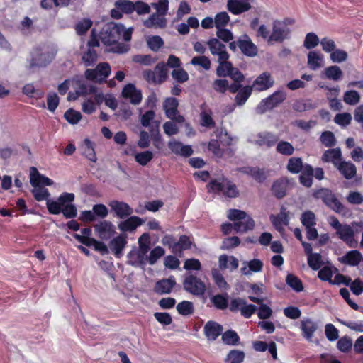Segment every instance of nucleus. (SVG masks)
Segmentation results:
<instances>
[{
  "instance_id": "nucleus-1",
  "label": "nucleus",
  "mask_w": 363,
  "mask_h": 363,
  "mask_svg": "<svg viewBox=\"0 0 363 363\" xmlns=\"http://www.w3.org/2000/svg\"><path fill=\"white\" fill-rule=\"evenodd\" d=\"M132 35V28L125 29L121 24L113 22L107 23L102 28L99 38L104 45H113L121 39L130 41Z\"/></svg>"
},
{
  "instance_id": "nucleus-2",
  "label": "nucleus",
  "mask_w": 363,
  "mask_h": 363,
  "mask_svg": "<svg viewBox=\"0 0 363 363\" xmlns=\"http://www.w3.org/2000/svg\"><path fill=\"white\" fill-rule=\"evenodd\" d=\"M313 196L317 199H320L329 208L337 213L345 216L347 213V208L338 200L335 194L329 189L321 188L314 191Z\"/></svg>"
},
{
  "instance_id": "nucleus-3",
  "label": "nucleus",
  "mask_w": 363,
  "mask_h": 363,
  "mask_svg": "<svg viewBox=\"0 0 363 363\" xmlns=\"http://www.w3.org/2000/svg\"><path fill=\"white\" fill-rule=\"evenodd\" d=\"M228 218L234 222V230L237 233H245L254 228L255 222L252 218L241 210L231 209Z\"/></svg>"
},
{
  "instance_id": "nucleus-4",
  "label": "nucleus",
  "mask_w": 363,
  "mask_h": 363,
  "mask_svg": "<svg viewBox=\"0 0 363 363\" xmlns=\"http://www.w3.org/2000/svg\"><path fill=\"white\" fill-rule=\"evenodd\" d=\"M111 73V67L107 62L99 63L95 69H88L84 72L86 79L99 84L105 82Z\"/></svg>"
},
{
  "instance_id": "nucleus-5",
  "label": "nucleus",
  "mask_w": 363,
  "mask_h": 363,
  "mask_svg": "<svg viewBox=\"0 0 363 363\" xmlns=\"http://www.w3.org/2000/svg\"><path fill=\"white\" fill-rule=\"evenodd\" d=\"M286 99V94L281 91L274 92L265 99H263L257 106L256 111L258 113L262 114L267 111L271 110L277 106Z\"/></svg>"
},
{
  "instance_id": "nucleus-6",
  "label": "nucleus",
  "mask_w": 363,
  "mask_h": 363,
  "mask_svg": "<svg viewBox=\"0 0 363 363\" xmlns=\"http://www.w3.org/2000/svg\"><path fill=\"white\" fill-rule=\"evenodd\" d=\"M207 189L208 191H222L223 194L228 197H236L238 195L236 186L225 179H223L222 182L212 181L207 185Z\"/></svg>"
},
{
  "instance_id": "nucleus-7",
  "label": "nucleus",
  "mask_w": 363,
  "mask_h": 363,
  "mask_svg": "<svg viewBox=\"0 0 363 363\" xmlns=\"http://www.w3.org/2000/svg\"><path fill=\"white\" fill-rule=\"evenodd\" d=\"M183 285L186 291L196 296L203 295L206 290L204 282L191 274L185 277Z\"/></svg>"
},
{
  "instance_id": "nucleus-8",
  "label": "nucleus",
  "mask_w": 363,
  "mask_h": 363,
  "mask_svg": "<svg viewBox=\"0 0 363 363\" xmlns=\"http://www.w3.org/2000/svg\"><path fill=\"white\" fill-rule=\"evenodd\" d=\"M74 199V194L72 193L62 194L57 201H47V208L52 214H59L62 211V208L67 204H70Z\"/></svg>"
},
{
  "instance_id": "nucleus-9",
  "label": "nucleus",
  "mask_w": 363,
  "mask_h": 363,
  "mask_svg": "<svg viewBox=\"0 0 363 363\" xmlns=\"http://www.w3.org/2000/svg\"><path fill=\"white\" fill-rule=\"evenodd\" d=\"M211 55L218 57V61L228 60L229 54L226 50V46L217 38H211L206 42Z\"/></svg>"
},
{
  "instance_id": "nucleus-10",
  "label": "nucleus",
  "mask_w": 363,
  "mask_h": 363,
  "mask_svg": "<svg viewBox=\"0 0 363 363\" xmlns=\"http://www.w3.org/2000/svg\"><path fill=\"white\" fill-rule=\"evenodd\" d=\"M290 30L288 28H284L280 21L276 20L272 24V32L269 36L268 42L282 43L284 40L289 38Z\"/></svg>"
},
{
  "instance_id": "nucleus-11",
  "label": "nucleus",
  "mask_w": 363,
  "mask_h": 363,
  "mask_svg": "<svg viewBox=\"0 0 363 363\" xmlns=\"http://www.w3.org/2000/svg\"><path fill=\"white\" fill-rule=\"evenodd\" d=\"M108 206L111 211L114 212L116 216L120 219H124L133 214V208L126 203L113 200L109 202Z\"/></svg>"
},
{
  "instance_id": "nucleus-12",
  "label": "nucleus",
  "mask_w": 363,
  "mask_h": 363,
  "mask_svg": "<svg viewBox=\"0 0 363 363\" xmlns=\"http://www.w3.org/2000/svg\"><path fill=\"white\" fill-rule=\"evenodd\" d=\"M94 230L97 233L99 238L101 240H108L115 233V229L111 221L103 220L96 223L94 226Z\"/></svg>"
},
{
  "instance_id": "nucleus-13",
  "label": "nucleus",
  "mask_w": 363,
  "mask_h": 363,
  "mask_svg": "<svg viewBox=\"0 0 363 363\" xmlns=\"http://www.w3.org/2000/svg\"><path fill=\"white\" fill-rule=\"evenodd\" d=\"M123 98L129 99L130 102L133 105H138L141 102L142 93L133 84L125 85L121 93Z\"/></svg>"
},
{
  "instance_id": "nucleus-14",
  "label": "nucleus",
  "mask_w": 363,
  "mask_h": 363,
  "mask_svg": "<svg viewBox=\"0 0 363 363\" xmlns=\"http://www.w3.org/2000/svg\"><path fill=\"white\" fill-rule=\"evenodd\" d=\"M279 138L269 132H262L258 133L253 143L259 146L272 147L275 145Z\"/></svg>"
},
{
  "instance_id": "nucleus-15",
  "label": "nucleus",
  "mask_w": 363,
  "mask_h": 363,
  "mask_svg": "<svg viewBox=\"0 0 363 363\" xmlns=\"http://www.w3.org/2000/svg\"><path fill=\"white\" fill-rule=\"evenodd\" d=\"M145 221L142 218L134 216L120 222L118 225V228L123 232H132L134 231L137 227L143 225Z\"/></svg>"
},
{
  "instance_id": "nucleus-16",
  "label": "nucleus",
  "mask_w": 363,
  "mask_h": 363,
  "mask_svg": "<svg viewBox=\"0 0 363 363\" xmlns=\"http://www.w3.org/2000/svg\"><path fill=\"white\" fill-rule=\"evenodd\" d=\"M227 8L229 11L237 15L249 11L251 5L244 0H228Z\"/></svg>"
},
{
  "instance_id": "nucleus-17",
  "label": "nucleus",
  "mask_w": 363,
  "mask_h": 363,
  "mask_svg": "<svg viewBox=\"0 0 363 363\" xmlns=\"http://www.w3.org/2000/svg\"><path fill=\"white\" fill-rule=\"evenodd\" d=\"M168 147L173 153L183 157H189L193 153V150L190 145H184L182 143L175 140H172L168 143Z\"/></svg>"
},
{
  "instance_id": "nucleus-18",
  "label": "nucleus",
  "mask_w": 363,
  "mask_h": 363,
  "mask_svg": "<svg viewBox=\"0 0 363 363\" xmlns=\"http://www.w3.org/2000/svg\"><path fill=\"white\" fill-rule=\"evenodd\" d=\"M176 285L175 279L173 277H170L168 279H163L158 281L154 288L155 293L158 294H169L174 286Z\"/></svg>"
},
{
  "instance_id": "nucleus-19",
  "label": "nucleus",
  "mask_w": 363,
  "mask_h": 363,
  "mask_svg": "<svg viewBox=\"0 0 363 363\" xmlns=\"http://www.w3.org/2000/svg\"><path fill=\"white\" fill-rule=\"evenodd\" d=\"M143 25L147 28H164L167 26V19L159 13H154L143 21Z\"/></svg>"
},
{
  "instance_id": "nucleus-20",
  "label": "nucleus",
  "mask_w": 363,
  "mask_h": 363,
  "mask_svg": "<svg viewBox=\"0 0 363 363\" xmlns=\"http://www.w3.org/2000/svg\"><path fill=\"white\" fill-rule=\"evenodd\" d=\"M243 267L240 268L242 274L250 276L252 272L257 273L262 270L263 262L258 259H254L249 262H244Z\"/></svg>"
},
{
  "instance_id": "nucleus-21",
  "label": "nucleus",
  "mask_w": 363,
  "mask_h": 363,
  "mask_svg": "<svg viewBox=\"0 0 363 363\" xmlns=\"http://www.w3.org/2000/svg\"><path fill=\"white\" fill-rule=\"evenodd\" d=\"M222 325L213 321H208L204 326V333L208 340H215L222 333Z\"/></svg>"
},
{
  "instance_id": "nucleus-22",
  "label": "nucleus",
  "mask_w": 363,
  "mask_h": 363,
  "mask_svg": "<svg viewBox=\"0 0 363 363\" xmlns=\"http://www.w3.org/2000/svg\"><path fill=\"white\" fill-rule=\"evenodd\" d=\"M336 168L346 179H351L356 176L357 168L350 162L341 161Z\"/></svg>"
},
{
  "instance_id": "nucleus-23",
  "label": "nucleus",
  "mask_w": 363,
  "mask_h": 363,
  "mask_svg": "<svg viewBox=\"0 0 363 363\" xmlns=\"http://www.w3.org/2000/svg\"><path fill=\"white\" fill-rule=\"evenodd\" d=\"M337 234L340 239L347 242L350 247H354L357 242L354 240L353 229L348 225H343L338 230Z\"/></svg>"
},
{
  "instance_id": "nucleus-24",
  "label": "nucleus",
  "mask_w": 363,
  "mask_h": 363,
  "mask_svg": "<svg viewBox=\"0 0 363 363\" xmlns=\"http://www.w3.org/2000/svg\"><path fill=\"white\" fill-rule=\"evenodd\" d=\"M274 84L270 74L264 72L259 75L253 83V87L258 91H264L271 87Z\"/></svg>"
},
{
  "instance_id": "nucleus-25",
  "label": "nucleus",
  "mask_w": 363,
  "mask_h": 363,
  "mask_svg": "<svg viewBox=\"0 0 363 363\" xmlns=\"http://www.w3.org/2000/svg\"><path fill=\"white\" fill-rule=\"evenodd\" d=\"M30 184L33 186H36L40 184H43L45 186H51L53 184V182L49 178L40 174L38 169L32 167L30 168Z\"/></svg>"
},
{
  "instance_id": "nucleus-26",
  "label": "nucleus",
  "mask_w": 363,
  "mask_h": 363,
  "mask_svg": "<svg viewBox=\"0 0 363 363\" xmlns=\"http://www.w3.org/2000/svg\"><path fill=\"white\" fill-rule=\"evenodd\" d=\"M342 159V152L340 148H333L326 150L323 156L322 160L325 162H332L336 167Z\"/></svg>"
},
{
  "instance_id": "nucleus-27",
  "label": "nucleus",
  "mask_w": 363,
  "mask_h": 363,
  "mask_svg": "<svg viewBox=\"0 0 363 363\" xmlns=\"http://www.w3.org/2000/svg\"><path fill=\"white\" fill-rule=\"evenodd\" d=\"M246 40H239L238 41V47L242 52L247 56H255L257 54V48L255 45L245 36Z\"/></svg>"
},
{
  "instance_id": "nucleus-28",
  "label": "nucleus",
  "mask_w": 363,
  "mask_h": 363,
  "mask_svg": "<svg viewBox=\"0 0 363 363\" xmlns=\"http://www.w3.org/2000/svg\"><path fill=\"white\" fill-rule=\"evenodd\" d=\"M126 243V235H120L110 242V247L114 254L119 257Z\"/></svg>"
},
{
  "instance_id": "nucleus-29",
  "label": "nucleus",
  "mask_w": 363,
  "mask_h": 363,
  "mask_svg": "<svg viewBox=\"0 0 363 363\" xmlns=\"http://www.w3.org/2000/svg\"><path fill=\"white\" fill-rule=\"evenodd\" d=\"M323 56L315 52L311 51L308 54V66L310 69L313 70H316L317 69L323 66Z\"/></svg>"
},
{
  "instance_id": "nucleus-30",
  "label": "nucleus",
  "mask_w": 363,
  "mask_h": 363,
  "mask_svg": "<svg viewBox=\"0 0 363 363\" xmlns=\"http://www.w3.org/2000/svg\"><path fill=\"white\" fill-rule=\"evenodd\" d=\"M301 328L303 332L304 337L311 340L314 332L318 329L317 324L311 319H306L301 321Z\"/></svg>"
},
{
  "instance_id": "nucleus-31",
  "label": "nucleus",
  "mask_w": 363,
  "mask_h": 363,
  "mask_svg": "<svg viewBox=\"0 0 363 363\" xmlns=\"http://www.w3.org/2000/svg\"><path fill=\"white\" fill-rule=\"evenodd\" d=\"M287 186L288 182L286 180H277L273 184L272 191L277 198L281 199L286 195Z\"/></svg>"
},
{
  "instance_id": "nucleus-32",
  "label": "nucleus",
  "mask_w": 363,
  "mask_h": 363,
  "mask_svg": "<svg viewBox=\"0 0 363 363\" xmlns=\"http://www.w3.org/2000/svg\"><path fill=\"white\" fill-rule=\"evenodd\" d=\"M270 219L275 228L279 232L284 230L283 225H286L289 223L287 214L283 212H281L277 216H271Z\"/></svg>"
},
{
  "instance_id": "nucleus-33",
  "label": "nucleus",
  "mask_w": 363,
  "mask_h": 363,
  "mask_svg": "<svg viewBox=\"0 0 363 363\" xmlns=\"http://www.w3.org/2000/svg\"><path fill=\"white\" fill-rule=\"evenodd\" d=\"M128 263L135 267L145 264V260L147 258L136 250L130 251L128 255Z\"/></svg>"
},
{
  "instance_id": "nucleus-34",
  "label": "nucleus",
  "mask_w": 363,
  "mask_h": 363,
  "mask_svg": "<svg viewBox=\"0 0 363 363\" xmlns=\"http://www.w3.org/2000/svg\"><path fill=\"white\" fill-rule=\"evenodd\" d=\"M325 76L327 79H331L333 81L340 80L343 75L342 71L341 69L336 65H332L325 69L324 70Z\"/></svg>"
},
{
  "instance_id": "nucleus-35",
  "label": "nucleus",
  "mask_w": 363,
  "mask_h": 363,
  "mask_svg": "<svg viewBox=\"0 0 363 363\" xmlns=\"http://www.w3.org/2000/svg\"><path fill=\"white\" fill-rule=\"evenodd\" d=\"M178 101L175 98H168L164 103V108L167 118H172L177 112Z\"/></svg>"
},
{
  "instance_id": "nucleus-36",
  "label": "nucleus",
  "mask_w": 363,
  "mask_h": 363,
  "mask_svg": "<svg viewBox=\"0 0 363 363\" xmlns=\"http://www.w3.org/2000/svg\"><path fill=\"white\" fill-rule=\"evenodd\" d=\"M83 155L91 162L96 161V156L92 145L91 142L89 139L84 140V144L82 146Z\"/></svg>"
},
{
  "instance_id": "nucleus-37",
  "label": "nucleus",
  "mask_w": 363,
  "mask_h": 363,
  "mask_svg": "<svg viewBox=\"0 0 363 363\" xmlns=\"http://www.w3.org/2000/svg\"><path fill=\"white\" fill-rule=\"evenodd\" d=\"M252 86H245L240 89L235 96V101L238 106L243 105L252 94Z\"/></svg>"
},
{
  "instance_id": "nucleus-38",
  "label": "nucleus",
  "mask_w": 363,
  "mask_h": 363,
  "mask_svg": "<svg viewBox=\"0 0 363 363\" xmlns=\"http://www.w3.org/2000/svg\"><path fill=\"white\" fill-rule=\"evenodd\" d=\"M361 261V254L357 250L347 252L342 258V262L352 266L357 265Z\"/></svg>"
},
{
  "instance_id": "nucleus-39",
  "label": "nucleus",
  "mask_w": 363,
  "mask_h": 363,
  "mask_svg": "<svg viewBox=\"0 0 363 363\" xmlns=\"http://www.w3.org/2000/svg\"><path fill=\"white\" fill-rule=\"evenodd\" d=\"M218 66L216 69V74L218 77H225L228 75L233 68V65L228 60L218 61Z\"/></svg>"
},
{
  "instance_id": "nucleus-40",
  "label": "nucleus",
  "mask_w": 363,
  "mask_h": 363,
  "mask_svg": "<svg viewBox=\"0 0 363 363\" xmlns=\"http://www.w3.org/2000/svg\"><path fill=\"white\" fill-rule=\"evenodd\" d=\"M286 283L297 292H300L303 290V286L301 279L292 274H289L286 276Z\"/></svg>"
},
{
  "instance_id": "nucleus-41",
  "label": "nucleus",
  "mask_w": 363,
  "mask_h": 363,
  "mask_svg": "<svg viewBox=\"0 0 363 363\" xmlns=\"http://www.w3.org/2000/svg\"><path fill=\"white\" fill-rule=\"evenodd\" d=\"M191 64L194 66H200L205 70H209L211 65V60L205 55L194 57L191 60Z\"/></svg>"
},
{
  "instance_id": "nucleus-42",
  "label": "nucleus",
  "mask_w": 363,
  "mask_h": 363,
  "mask_svg": "<svg viewBox=\"0 0 363 363\" xmlns=\"http://www.w3.org/2000/svg\"><path fill=\"white\" fill-rule=\"evenodd\" d=\"M46 64L47 61L45 55L40 52H36L33 54L28 67L31 69L37 67H43Z\"/></svg>"
},
{
  "instance_id": "nucleus-43",
  "label": "nucleus",
  "mask_w": 363,
  "mask_h": 363,
  "mask_svg": "<svg viewBox=\"0 0 363 363\" xmlns=\"http://www.w3.org/2000/svg\"><path fill=\"white\" fill-rule=\"evenodd\" d=\"M239 336L233 330H227L222 335V340L228 345H236L239 342Z\"/></svg>"
},
{
  "instance_id": "nucleus-44",
  "label": "nucleus",
  "mask_w": 363,
  "mask_h": 363,
  "mask_svg": "<svg viewBox=\"0 0 363 363\" xmlns=\"http://www.w3.org/2000/svg\"><path fill=\"white\" fill-rule=\"evenodd\" d=\"M360 94L355 90L347 91L344 94L343 101L349 105H356L360 101Z\"/></svg>"
},
{
  "instance_id": "nucleus-45",
  "label": "nucleus",
  "mask_w": 363,
  "mask_h": 363,
  "mask_svg": "<svg viewBox=\"0 0 363 363\" xmlns=\"http://www.w3.org/2000/svg\"><path fill=\"white\" fill-rule=\"evenodd\" d=\"M191 242L189 238L186 235H182L179 238L177 245H174V253L182 252L183 250L189 249L191 247Z\"/></svg>"
},
{
  "instance_id": "nucleus-46",
  "label": "nucleus",
  "mask_w": 363,
  "mask_h": 363,
  "mask_svg": "<svg viewBox=\"0 0 363 363\" xmlns=\"http://www.w3.org/2000/svg\"><path fill=\"white\" fill-rule=\"evenodd\" d=\"M276 150L281 155L290 156L293 155L294 148L290 143L286 141H280L277 143Z\"/></svg>"
},
{
  "instance_id": "nucleus-47",
  "label": "nucleus",
  "mask_w": 363,
  "mask_h": 363,
  "mask_svg": "<svg viewBox=\"0 0 363 363\" xmlns=\"http://www.w3.org/2000/svg\"><path fill=\"white\" fill-rule=\"evenodd\" d=\"M138 252H140L145 257H147L146 255L150 250V242L149 240V235L147 233L143 234L138 240Z\"/></svg>"
},
{
  "instance_id": "nucleus-48",
  "label": "nucleus",
  "mask_w": 363,
  "mask_h": 363,
  "mask_svg": "<svg viewBox=\"0 0 363 363\" xmlns=\"http://www.w3.org/2000/svg\"><path fill=\"white\" fill-rule=\"evenodd\" d=\"M230 17L227 12L223 11L216 15L214 25L217 29L223 28L229 22Z\"/></svg>"
},
{
  "instance_id": "nucleus-49",
  "label": "nucleus",
  "mask_w": 363,
  "mask_h": 363,
  "mask_svg": "<svg viewBox=\"0 0 363 363\" xmlns=\"http://www.w3.org/2000/svg\"><path fill=\"white\" fill-rule=\"evenodd\" d=\"M135 160L142 166H145L153 158V153L150 151H144L136 153L134 156Z\"/></svg>"
},
{
  "instance_id": "nucleus-50",
  "label": "nucleus",
  "mask_w": 363,
  "mask_h": 363,
  "mask_svg": "<svg viewBox=\"0 0 363 363\" xmlns=\"http://www.w3.org/2000/svg\"><path fill=\"white\" fill-rule=\"evenodd\" d=\"M308 264L312 269H319L323 265L322 256L319 253H313L308 255Z\"/></svg>"
},
{
  "instance_id": "nucleus-51",
  "label": "nucleus",
  "mask_w": 363,
  "mask_h": 363,
  "mask_svg": "<svg viewBox=\"0 0 363 363\" xmlns=\"http://www.w3.org/2000/svg\"><path fill=\"white\" fill-rule=\"evenodd\" d=\"M155 76L157 75V83L160 84L166 80L167 78V65L160 62L157 65L155 68Z\"/></svg>"
},
{
  "instance_id": "nucleus-52",
  "label": "nucleus",
  "mask_w": 363,
  "mask_h": 363,
  "mask_svg": "<svg viewBox=\"0 0 363 363\" xmlns=\"http://www.w3.org/2000/svg\"><path fill=\"white\" fill-rule=\"evenodd\" d=\"M34 189L32 190L34 198L40 201L43 200H49L50 194L47 189L40 186V185L33 186Z\"/></svg>"
},
{
  "instance_id": "nucleus-53",
  "label": "nucleus",
  "mask_w": 363,
  "mask_h": 363,
  "mask_svg": "<svg viewBox=\"0 0 363 363\" xmlns=\"http://www.w3.org/2000/svg\"><path fill=\"white\" fill-rule=\"evenodd\" d=\"M147 44L150 50L154 52L159 50L164 45V41L161 37L158 35H154L149 37L147 39Z\"/></svg>"
},
{
  "instance_id": "nucleus-54",
  "label": "nucleus",
  "mask_w": 363,
  "mask_h": 363,
  "mask_svg": "<svg viewBox=\"0 0 363 363\" xmlns=\"http://www.w3.org/2000/svg\"><path fill=\"white\" fill-rule=\"evenodd\" d=\"M98 59V55L94 49L89 48L88 50L83 55L82 61L86 66H91Z\"/></svg>"
},
{
  "instance_id": "nucleus-55",
  "label": "nucleus",
  "mask_w": 363,
  "mask_h": 363,
  "mask_svg": "<svg viewBox=\"0 0 363 363\" xmlns=\"http://www.w3.org/2000/svg\"><path fill=\"white\" fill-rule=\"evenodd\" d=\"M118 9L126 13H131L135 11V3L128 0H119L116 2Z\"/></svg>"
},
{
  "instance_id": "nucleus-56",
  "label": "nucleus",
  "mask_w": 363,
  "mask_h": 363,
  "mask_svg": "<svg viewBox=\"0 0 363 363\" xmlns=\"http://www.w3.org/2000/svg\"><path fill=\"white\" fill-rule=\"evenodd\" d=\"M177 310L181 315H188L194 312V306L191 302L184 301L177 304Z\"/></svg>"
},
{
  "instance_id": "nucleus-57",
  "label": "nucleus",
  "mask_w": 363,
  "mask_h": 363,
  "mask_svg": "<svg viewBox=\"0 0 363 363\" xmlns=\"http://www.w3.org/2000/svg\"><path fill=\"white\" fill-rule=\"evenodd\" d=\"M211 274L215 283L220 289H227L229 287L222 274L217 269H213Z\"/></svg>"
},
{
  "instance_id": "nucleus-58",
  "label": "nucleus",
  "mask_w": 363,
  "mask_h": 363,
  "mask_svg": "<svg viewBox=\"0 0 363 363\" xmlns=\"http://www.w3.org/2000/svg\"><path fill=\"white\" fill-rule=\"evenodd\" d=\"M320 140L325 147H330L335 146L336 140L334 134L330 131H325L320 135Z\"/></svg>"
},
{
  "instance_id": "nucleus-59",
  "label": "nucleus",
  "mask_w": 363,
  "mask_h": 363,
  "mask_svg": "<svg viewBox=\"0 0 363 363\" xmlns=\"http://www.w3.org/2000/svg\"><path fill=\"white\" fill-rule=\"evenodd\" d=\"M164 250L160 246L155 247L150 253L149 257H147V259L150 264L153 265L157 261L159 258L162 257L164 255Z\"/></svg>"
},
{
  "instance_id": "nucleus-60",
  "label": "nucleus",
  "mask_w": 363,
  "mask_h": 363,
  "mask_svg": "<svg viewBox=\"0 0 363 363\" xmlns=\"http://www.w3.org/2000/svg\"><path fill=\"white\" fill-rule=\"evenodd\" d=\"M245 358V353L242 351L233 350L227 355L226 361L230 363H241Z\"/></svg>"
},
{
  "instance_id": "nucleus-61",
  "label": "nucleus",
  "mask_w": 363,
  "mask_h": 363,
  "mask_svg": "<svg viewBox=\"0 0 363 363\" xmlns=\"http://www.w3.org/2000/svg\"><path fill=\"white\" fill-rule=\"evenodd\" d=\"M258 182H263L267 179V174L263 169L259 168H250L246 172Z\"/></svg>"
},
{
  "instance_id": "nucleus-62",
  "label": "nucleus",
  "mask_w": 363,
  "mask_h": 363,
  "mask_svg": "<svg viewBox=\"0 0 363 363\" xmlns=\"http://www.w3.org/2000/svg\"><path fill=\"white\" fill-rule=\"evenodd\" d=\"M352 115L349 113H342L337 114L334 118V122L339 125L345 127L350 124Z\"/></svg>"
},
{
  "instance_id": "nucleus-63",
  "label": "nucleus",
  "mask_w": 363,
  "mask_h": 363,
  "mask_svg": "<svg viewBox=\"0 0 363 363\" xmlns=\"http://www.w3.org/2000/svg\"><path fill=\"white\" fill-rule=\"evenodd\" d=\"M301 220L305 228H309L315 225V216L312 211H308L304 212Z\"/></svg>"
},
{
  "instance_id": "nucleus-64",
  "label": "nucleus",
  "mask_w": 363,
  "mask_h": 363,
  "mask_svg": "<svg viewBox=\"0 0 363 363\" xmlns=\"http://www.w3.org/2000/svg\"><path fill=\"white\" fill-rule=\"evenodd\" d=\"M65 119L71 124L77 123L82 118L80 112L74 111L72 108L67 110L64 115Z\"/></svg>"
}]
</instances>
